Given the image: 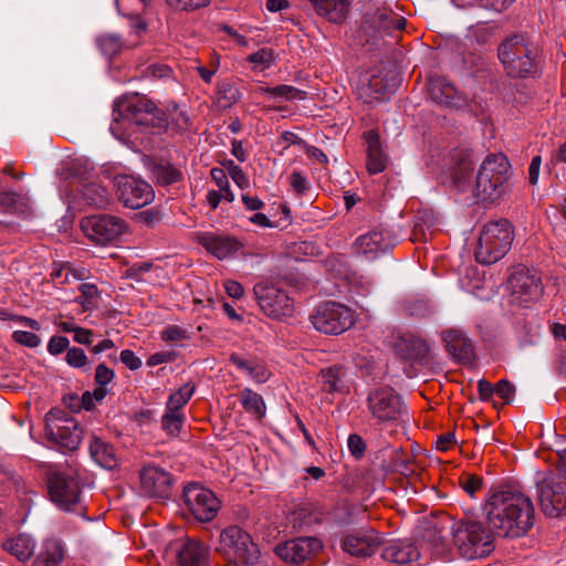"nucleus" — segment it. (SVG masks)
Listing matches in <instances>:
<instances>
[{
    "label": "nucleus",
    "instance_id": "1",
    "mask_svg": "<svg viewBox=\"0 0 566 566\" xmlns=\"http://www.w3.org/2000/svg\"><path fill=\"white\" fill-rule=\"evenodd\" d=\"M492 532L502 537H520L534 525V506L528 496L514 489L492 492L484 506Z\"/></svg>",
    "mask_w": 566,
    "mask_h": 566
},
{
    "label": "nucleus",
    "instance_id": "2",
    "mask_svg": "<svg viewBox=\"0 0 566 566\" xmlns=\"http://www.w3.org/2000/svg\"><path fill=\"white\" fill-rule=\"evenodd\" d=\"M499 59L507 76L512 78L535 77L542 69L537 46L522 35H513L501 43Z\"/></svg>",
    "mask_w": 566,
    "mask_h": 566
},
{
    "label": "nucleus",
    "instance_id": "3",
    "mask_svg": "<svg viewBox=\"0 0 566 566\" xmlns=\"http://www.w3.org/2000/svg\"><path fill=\"white\" fill-rule=\"evenodd\" d=\"M450 533L454 548L465 559L485 557L494 549V533L482 522L470 520L453 522Z\"/></svg>",
    "mask_w": 566,
    "mask_h": 566
},
{
    "label": "nucleus",
    "instance_id": "4",
    "mask_svg": "<svg viewBox=\"0 0 566 566\" xmlns=\"http://www.w3.org/2000/svg\"><path fill=\"white\" fill-rule=\"evenodd\" d=\"M511 177V165L503 154H491L482 161L475 177L474 195L483 201L501 198Z\"/></svg>",
    "mask_w": 566,
    "mask_h": 566
},
{
    "label": "nucleus",
    "instance_id": "5",
    "mask_svg": "<svg viewBox=\"0 0 566 566\" xmlns=\"http://www.w3.org/2000/svg\"><path fill=\"white\" fill-rule=\"evenodd\" d=\"M114 119H126L137 126L151 128L168 127L166 114L158 109L155 103L138 93L127 94L114 103Z\"/></svg>",
    "mask_w": 566,
    "mask_h": 566
},
{
    "label": "nucleus",
    "instance_id": "6",
    "mask_svg": "<svg viewBox=\"0 0 566 566\" xmlns=\"http://www.w3.org/2000/svg\"><path fill=\"white\" fill-rule=\"evenodd\" d=\"M406 19L391 9L379 6L374 1L363 4V18L358 31L360 40L365 43L375 44L392 31L402 30Z\"/></svg>",
    "mask_w": 566,
    "mask_h": 566
},
{
    "label": "nucleus",
    "instance_id": "7",
    "mask_svg": "<svg viewBox=\"0 0 566 566\" xmlns=\"http://www.w3.org/2000/svg\"><path fill=\"white\" fill-rule=\"evenodd\" d=\"M513 240L514 229L506 219L484 224L480 232L475 260L481 264L497 262L509 252Z\"/></svg>",
    "mask_w": 566,
    "mask_h": 566
},
{
    "label": "nucleus",
    "instance_id": "8",
    "mask_svg": "<svg viewBox=\"0 0 566 566\" xmlns=\"http://www.w3.org/2000/svg\"><path fill=\"white\" fill-rule=\"evenodd\" d=\"M560 470L537 482V492L543 512L556 517L566 512V450L558 452Z\"/></svg>",
    "mask_w": 566,
    "mask_h": 566
},
{
    "label": "nucleus",
    "instance_id": "9",
    "mask_svg": "<svg viewBox=\"0 0 566 566\" xmlns=\"http://www.w3.org/2000/svg\"><path fill=\"white\" fill-rule=\"evenodd\" d=\"M217 551L228 560L243 566H254L260 558L258 545L239 526H230L220 534V546Z\"/></svg>",
    "mask_w": 566,
    "mask_h": 566
},
{
    "label": "nucleus",
    "instance_id": "10",
    "mask_svg": "<svg viewBox=\"0 0 566 566\" xmlns=\"http://www.w3.org/2000/svg\"><path fill=\"white\" fill-rule=\"evenodd\" d=\"M367 407L378 424L398 426L408 420L406 405L401 397L389 387L370 391L367 398Z\"/></svg>",
    "mask_w": 566,
    "mask_h": 566
},
{
    "label": "nucleus",
    "instance_id": "11",
    "mask_svg": "<svg viewBox=\"0 0 566 566\" xmlns=\"http://www.w3.org/2000/svg\"><path fill=\"white\" fill-rule=\"evenodd\" d=\"M313 327L326 335H339L355 323L354 311L340 303L325 302L317 306L310 316Z\"/></svg>",
    "mask_w": 566,
    "mask_h": 566
},
{
    "label": "nucleus",
    "instance_id": "12",
    "mask_svg": "<svg viewBox=\"0 0 566 566\" xmlns=\"http://www.w3.org/2000/svg\"><path fill=\"white\" fill-rule=\"evenodd\" d=\"M84 235L96 245L115 244L127 232V223L112 214H94L85 217L80 223Z\"/></svg>",
    "mask_w": 566,
    "mask_h": 566
},
{
    "label": "nucleus",
    "instance_id": "13",
    "mask_svg": "<svg viewBox=\"0 0 566 566\" xmlns=\"http://www.w3.org/2000/svg\"><path fill=\"white\" fill-rule=\"evenodd\" d=\"M45 434L51 441L69 450L77 449L82 440V429L76 420L60 409H51L45 415Z\"/></svg>",
    "mask_w": 566,
    "mask_h": 566
},
{
    "label": "nucleus",
    "instance_id": "14",
    "mask_svg": "<svg viewBox=\"0 0 566 566\" xmlns=\"http://www.w3.org/2000/svg\"><path fill=\"white\" fill-rule=\"evenodd\" d=\"M451 526L448 520H429L423 522L420 530L419 544L423 554L427 552L433 558L451 559L452 546L448 536Z\"/></svg>",
    "mask_w": 566,
    "mask_h": 566
},
{
    "label": "nucleus",
    "instance_id": "15",
    "mask_svg": "<svg viewBox=\"0 0 566 566\" xmlns=\"http://www.w3.org/2000/svg\"><path fill=\"white\" fill-rule=\"evenodd\" d=\"M253 293L266 316L277 319L292 316L294 302L284 290L262 281L254 285Z\"/></svg>",
    "mask_w": 566,
    "mask_h": 566
},
{
    "label": "nucleus",
    "instance_id": "16",
    "mask_svg": "<svg viewBox=\"0 0 566 566\" xmlns=\"http://www.w3.org/2000/svg\"><path fill=\"white\" fill-rule=\"evenodd\" d=\"M182 501L188 512L200 522L213 520L221 505L212 491L198 483L185 486Z\"/></svg>",
    "mask_w": 566,
    "mask_h": 566
},
{
    "label": "nucleus",
    "instance_id": "17",
    "mask_svg": "<svg viewBox=\"0 0 566 566\" xmlns=\"http://www.w3.org/2000/svg\"><path fill=\"white\" fill-rule=\"evenodd\" d=\"M511 302L528 306L539 300L543 294L541 277L527 269H518L509 279Z\"/></svg>",
    "mask_w": 566,
    "mask_h": 566
},
{
    "label": "nucleus",
    "instance_id": "18",
    "mask_svg": "<svg viewBox=\"0 0 566 566\" xmlns=\"http://www.w3.org/2000/svg\"><path fill=\"white\" fill-rule=\"evenodd\" d=\"M49 493L57 506L73 511L80 503V483L76 476L61 471H53L49 476Z\"/></svg>",
    "mask_w": 566,
    "mask_h": 566
},
{
    "label": "nucleus",
    "instance_id": "19",
    "mask_svg": "<svg viewBox=\"0 0 566 566\" xmlns=\"http://www.w3.org/2000/svg\"><path fill=\"white\" fill-rule=\"evenodd\" d=\"M396 242L397 238L391 230L378 227L359 235L353 243V250L358 255L375 259L392 249Z\"/></svg>",
    "mask_w": 566,
    "mask_h": 566
},
{
    "label": "nucleus",
    "instance_id": "20",
    "mask_svg": "<svg viewBox=\"0 0 566 566\" xmlns=\"http://www.w3.org/2000/svg\"><path fill=\"white\" fill-rule=\"evenodd\" d=\"M117 191L119 200L130 209L145 207L154 199V190L148 182L129 176L117 179Z\"/></svg>",
    "mask_w": 566,
    "mask_h": 566
},
{
    "label": "nucleus",
    "instance_id": "21",
    "mask_svg": "<svg viewBox=\"0 0 566 566\" xmlns=\"http://www.w3.org/2000/svg\"><path fill=\"white\" fill-rule=\"evenodd\" d=\"M322 549V543L316 537H298L295 539L286 541L276 546V555L290 564H301Z\"/></svg>",
    "mask_w": 566,
    "mask_h": 566
},
{
    "label": "nucleus",
    "instance_id": "22",
    "mask_svg": "<svg viewBox=\"0 0 566 566\" xmlns=\"http://www.w3.org/2000/svg\"><path fill=\"white\" fill-rule=\"evenodd\" d=\"M140 491L149 497L169 496L172 478L169 472L157 465H145L139 473Z\"/></svg>",
    "mask_w": 566,
    "mask_h": 566
},
{
    "label": "nucleus",
    "instance_id": "23",
    "mask_svg": "<svg viewBox=\"0 0 566 566\" xmlns=\"http://www.w3.org/2000/svg\"><path fill=\"white\" fill-rule=\"evenodd\" d=\"M379 545L380 541L373 530L348 534L342 541L344 552L359 558L371 556Z\"/></svg>",
    "mask_w": 566,
    "mask_h": 566
},
{
    "label": "nucleus",
    "instance_id": "24",
    "mask_svg": "<svg viewBox=\"0 0 566 566\" xmlns=\"http://www.w3.org/2000/svg\"><path fill=\"white\" fill-rule=\"evenodd\" d=\"M198 243L219 260L231 258L243 248L233 237L211 232L199 234Z\"/></svg>",
    "mask_w": 566,
    "mask_h": 566
},
{
    "label": "nucleus",
    "instance_id": "25",
    "mask_svg": "<svg viewBox=\"0 0 566 566\" xmlns=\"http://www.w3.org/2000/svg\"><path fill=\"white\" fill-rule=\"evenodd\" d=\"M423 556L420 544L410 539L396 541L387 545L381 553V557L389 563L397 565H408L418 562Z\"/></svg>",
    "mask_w": 566,
    "mask_h": 566
},
{
    "label": "nucleus",
    "instance_id": "26",
    "mask_svg": "<svg viewBox=\"0 0 566 566\" xmlns=\"http://www.w3.org/2000/svg\"><path fill=\"white\" fill-rule=\"evenodd\" d=\"M392 347L399 358L410 361L423 360L429 353L427 342L410 333L398 335Z\"/></svg>",
    "mask_w": 566,
    "mask_h": 566
},
{
    "label": "nucleus",
    "instance_id": "27",
    "mask_svg": "<svg viewBox=\"0 0 566 566\" xmlns=\"http://www.w3.org/2000/svg\"><path fill=\"white\" fill-rule=\"evenodd\" d=\"M364 138L367 145V170L371 175L382 172L387 167L388 156L382 149L378 132L369 129L364 134Z\"/></svg>",
    "mask_w": 566,
    "mask_h": 566
},
{
    "label": "nucleus",
    "instance_id": "28",
    "mask_svg": "<svg viewBox=\"0 0 566 566\" xmlns=\"http://www.w3.org/2000/svg\"><path fill=\"white\" fill-rule=\"evenodd\" d=\"M210 551L207 545L196 539H187L177 554L178 566H210Z\"/></svg>",
    "mask_w": 566,
    "mask_h": 566
},
{
    "label": "nucleus",
    "instance_id": "29",
    "mask_svg": "<svg viewBox=\"0 0 566 566\" xmlns=\"http://www.w3.org/2000/svg\"><path fill=\"white\" fill-rule=\"evenodd\" d=\"M428 92L432 101L441 105L459 107L464 103L457 88L442 77L430 78Z\"/></svg>",
    "mask_w": 566,
    "mask_h": 566
},
{
    "label": "nucleus",
    "instance_id": "30",
    "mask_svg": "<svg viewBox=\"0 0 566 566\" xmlns=\"http://www.w3.org/2000/svg\"><path fill=\"white\" fill-rule=\"evenodd\" d=\"M229 361L256 384H263L270 378V370L266 368L265 364L256 357H245L239 353H232L229 356Z\"/></svg>",
    "mask_w": 566,
    "mask_h": 566
},
{
    "label": "nucleus",
    "instance_id": "31",
    "mask_svg": "<svg viewBox=\"0 0 566 566\" xmlns=\"http://www.w3.org/2000/svg\"><path fill=\"white\" fill-rule=\"evenodd\" d=\"M315 12L332 23H342L349 12L348 0H307Z\"/></svg>",
    "mask_w": 566,
    "mask_h": 566
},
{
    "label": "nucleus",
    "instance_id": "32",
    "mask_svg": "<svg viewBox=\"0 0 566 566\" xmlns=\"http://www.w3.org/2000/svg\"><path fill=\"white\" fill-rule=\"evenodd\" d=\"M443 339L448 352L459 360L470 361L474 356L471 340L458 329L443 332Z\"/></svg>",
    "mask_w": 566,
    "mask_h": 566
},
{
    "label": "nucleus",
    "instance_id": "33",
    "mask_svg": "<svg viewBox=\"0 0 566 566\" xmlns=\"http://www.w3.org/2000/svg\"><path fill=\"white\" fill-rule=\"evenodd\" d=\"M114 379V371L108 368L105 364H99L95 370V381L98 385L93 392L86 391L83 394L82 403L86 410L94 407L95 402L102 401L107 390L105 386Z\"/></svg>",
    "mask_w": 566,
    "mask_h": 566
},
{
    "label": "nucleus",
    "instance_id": "34",
    "mask_svg": "<svg viewBox=\"0 0 566 566\" xmlns=\"http://www.w3.org/2000/svg\"><path fill=\"white\" fill-rule=\"evenodd\" d=\"M90 453L93 460L104 469L112 470L117 467L118 460L114 448L97 437H92Z\"/></svg>",
    "mask_w": 566,
    "mask_h": 566
},
{
    "label": "nucleus",
    "instance_id": "35",
    "mask_svg": "<svg viewBox=\"0 0 566 566\" xmlns=\"http://www.w3.org/2000/svg\"><path fill=\"white\" fill-rule=\"evenodd\" d=\"M388 459H384L381 468L386 472H396L408 475L413 472L411 468V457L405 452L402 448L386 450L385 454Z\"/></svg>",
    "mask_w": 566,
    "mask_h": 566
},
{
    "label": "nucleus",
    "instance_id": "36",
    "mask_svg": "<svg viewBox=\"0 0 566 566\" xmlns=\"http://www.w3.org/2000/svg\"><path fill=\"white\" fill-rule=\"evenodd\" d=\"M2 548L18 558L25 562L31 558L34 553L35 543L27 534H19L3 542Z\"/></svg>",
    "mask_w": 566,
    "mask_h": 566
},
{
    "label": "nucleus",
    "instance_id": "37",
    "mask_svg": "<svg viewBox=\"0 0 566 566\" xmlns=\"http://www.w3.org/2000/svg\"><path fill=\"white\" fill-rule=\"evenodd\" d=\"M64 558L63 544L57 538H48L36 558V566H60Z\"/></svg>",
    "mask_w": 566,
    "mask_h": 566
},
{
    "label": "nucleus",
    "instance_id": "38",
    "mask_svg": "<svg viewBox=\"0 0 566 566\" xmlns=\"http://www.w3.org/2000/svg\"><path fill=\"white\" fill-rule=\"evenodd\" d=\"M82 197L91 206L106 207L111 201V192L106 187L96 181H88L82 187Z\"/></svg>",
    "mask_w": 566,
    "mask_h": 566
},
{
    "label": "nucleus",
    "instance_id": "39",
    "mask_svg": "<svg viewBox=\"0 0 566 566\" xmlns=\"http://www.w3.org/2000/svg\"><path fill=\"white\" fill-rule=\"evenodd\" d=\"M240 402L244 410L253 415L256 419H262L265 416L266 406L262 396L251 388L242 389L240 392Z\"/></svg>",
    "mask_w": 566,
    "mask_h": 566
},
{
    "label": "nucleus",
    "instance_id": "40",
    "mask_svg": "<svg viewBox=\"0 0 566 566\" xmlns=\"http://www.w3.org/2000/svg\"><path fill=\"white\" fill-rule=\"evenodd\" d=\"M260 93L266 94L273 98H281L284 101H302L306 98L305 91L285 84L274 87H260Z\"/></svg>",
    "mask_w": 566,
    "mask_h": 566
},
{
    "label": "nucleus",
    "instance_id": "41",
    "mask_svg": "<svg viewBox=\"0 0 566 566\" xmlns=\"http://www.w3.org/2000/svg\"><path fill=\"white\" fill-rule=\"evenodd\" d=\"M474 169V165L469 159H462L454 167L452 172V180L454 186L461 190L465 191L471 186V176Z\"/></svg>",
    "mask_w": 566,
    "mask_h": 566
},
{
    "label": "nucleus",
    "instance_id": "42",
    "mask_svg": "<svg viewBox=\"0 0 566 566\" xmlns=\"http://www.w3.org/2000/svg\"><path fill=\"white\" fill-rule=\"evenodd\" d=\"M388 92L389 90L384 84V80L380 76L374 75L370 77L368 85L361 88L360 97L365 103H373L374 101L382 99Z\"/></svg>",
    "mask_w": 566,
    "mask_h": 566
},
{
    "label": "nucleus",
    "instance_id": "43",
    "mask_svg": "<svg viewBox=\"0 0 566 566\" xmlns=\"http://www.w3.org/2000/svg\"><path fill=\"white\" fill-rule=\"evenodd\" d=\"M193 392L195 386L189 382L185 384L169 396L166 410L181 412L182 407L187 405Z\"/></svg>",
    "mask_w": 566,
    "mask_h": 566
},
{
    "label": "nucleus",
    "instance_id": "44",
    "mask_svg": "<svg viewBox=\"0 0 566 566\" xmlns=\"http://www.w3.org/2000/svg\"><path fill=\"white\" fill-rule=\"evenodd\" d=\"M151 174L157 182L161 185H171L181 179V172L168 163L155 164Z\"/></svg>",
    "mask_w": 566,
    "mask_h": 566
},
{
    "label": "nucleus",
    "instance_id": "45",
    "mask_svg": "<svg viewBox=\"0 0 566 566\" xmlns=\"http://www.w3.org/2000/svg\"><path fill=\"white\" fill-rule=\"evenodd\" d=\"M78 290L81 294L75 298V302L78 303L84 311L95 307L98 298L97 287L91 283H83L80 285Z\"/></svg>",
    "mask_w": 566,
    "mask_h": 566
},
{
    "label": "nucleus",
    "instance_id": "46",
    "mask_svg": "<svg viewBox=\"0 0 566 566\" xmlns=\"http://www.w3.org/2000/svg\"><path fill=\"white\" fill-rule=\"evenodd\" d=\"M275 52L270 48H262L247 57V60L252 63L255 69L261 71L271 67L275 62Z\"/></svg>",
    "mask_w": 566,
    "mask_h": 566
},
{
    "label": "nucleus",
    "instance_id": "47",
    "mask_svg": "<svg viewBox=\"0 0 566 566\" xmlns=\"http://www.w3.org/2000/svg\"><path fill=\"white\" fill-rule=\"evenodd\" d=\"M184 421L185 417L182 412L166 410L161 418V427L168 434L175 437L179 434Z\"/></svg>",
    "mask_w": 566,
    "mask_h": 566
},
{
    "label": "nucleus",
    "instance_id": "48",
    "mask_svg": "<svg viewBox=\"0 0 566 566\" xmlns=\"http://www.w3.org/2000/svg\"><path fill=\"white\" fill-rule=\"evenodd\" d=\"M101 51L112 57L120 52L124 44L119 36L115 34H103L97 39Z\"/></svg>",
    "mask_w": 566,
    "mask_h": 566
},
{
    "label": "nucleus",
    "instance_id": "49",
    "mask_svg": "<svg viewBox=\"0 0 566 566\" xmlns=\"http://www.w3.org/2000/svg\"><path fill=\"white\" fill-rule=\"evenodd\" d=\"M340 369L337 367H329L322 370V388L326 392H335L340 388Z\"/></svg>",
    "mask_w": 566,
    "mask_h": 566
},
{
    "label": "nucleus",
    "instance_id": "50",
    "mask_svg": "<svg viewBox=\"0 0 566 566\" xmlns=\"http://www.w3.org/2000/svg\"><path fill=\"white\" fill-rule=\"evenodd\" d=\"M166 118L168 119V126L172 125L180 130H185L190 126L187 114L176 105H174L172 109H169V115H166Z\"/></svg>",
    "mask_w": 566,
    "mask_h": 566
},
{
    "label": "nucleus",
    "instance_id": "51",
    "mask_svg": "<svg viewBox=\"0 0 566 566\" xmlns=\"http://www.w3.org/2000/svg\"><path fill=\"white\" fill-rule=\"evenodd\" d=\"M66 363L74 368L84 367L88 359L85 352L80 347L69 348L65 356Z\"/></svg>",
    "mask_w": 566,
    "mask_h": 566
},
{
    "label": "nucleus",
    "instance_id": "52",
    "mask_svg": "<svg viewBox=\"0 0 566 566\" xmlns=\"http://www.w3.org/2000/svg\"><path fill=\"white\" fill-rule=\"evenodd\" d=\"M12 338L15 343L30 348L38 347L41 344V338L36 334L27 331L13 332Z\"/></svg>",
    "mask_w": 566,
    "mask_h": 566
},
{
    "label": "nucleus",
    "instance_id": "53",
    "mask_svg": "<svg viewBox=\"0 0 566 566\" xmlns=\"http://www.w3.org/2000/svg\"><path fill=\"white\" fill-rule=\"evenodd\" d=\"M166 2L175 9L192 11L207 7L210 3V0H166Z\"/></svg>",
    "mask_w": 566,
    "mask_h": 566
},
{
    "label": "nucleus",
    "instance_id": "54",
    "mask_svg": "<svg viewBox=\"0 0 566 566\" xmlns=\"http://www.w3.org/2000/svg\"><path fill=\"white\" fill-rule=\"evenodd\" d=\"M347 446L348 450L356 459H359L365 454L366 443L359 434H350L347 440Z\"/></svg>",
    "mask_w": 566,
    "mask_h": 566
},
{
    "label": "nucleus",
    "instance_id": "55",
    "mask_svg": "<svg viewBox=\"0 0 566 566\" xmlns=\"http://www.w3.org/2000/svg\"><path fill=\"white\" fill-rule=\"evenodd\" d=\"M494 392L505 400V402H511L513 400V396L515 394V386L511 384L506 379L500 380L494 387Z\"/></svg>",
    "mask_w": 566,
    "mask_h": 566
},
{
    "label": "nucleus",
    "instance_id": "56",
    "mask_svg": "<svg viewBox=\"0 0 566 566\" xmlns=\"http://www.w3.org/2000/svg\"><path fill=\"white\" fill-rule=\"evenodd\" d=\"M228 170L229 176L241 189L249 187V179L247 175L243 172L241 167L235 165L232 160L229 161Z\"/></svg>",
    "mask_w": 566,
    "mask_h": 566
},
{
    "label": "nucleus",
    "instance_id": "57",
    "mask_svg": "<svg viewBox=\"0 0 566 566\" xmlns=\"http://www.w3.org/2000/svg\"><path fill=\"white\" fill-rule=\"evenodd\" d=\"M69 339L64 336H53L49 340L48 352L51 355H59L69 349Z\"/></svg>",
    "mask_w": 566,
    "mask_h": 566
},
{
    "label": "nucleus",
    "instance_id": "58",
    "mask_svg": "<svg viewBox=\"0 0 566 566\" xmlns=\"http://www.w3.org/2000/svg\"><path fill=\"white\" fill-rule=\"evenodd\" d=\"M482 478L478 475H467L462 481V489L471 496L482 488Z\"/></svg>",
    "mask_w": 566,
    "mask_h": 566
},
{
    "label": "nucleus",
    "instance_id": "59",
    "mask_svg": "<svg viewBox=\"0 0 566 566\" xmlns=\"http://www.w3.org/2000/svg\"><path fill=\"white\" fill-rule=\"evenodd\" d=\"M120 361L130 370H137L142 367V360L130 349H124L120 352Z\"/></svg>",
    "mask_w": 566,
    "mask_h": 566
},
{
    "label": "nucleus",
    "instance_id": "60",
    "mask_svg": "<svg viewBox=\"0 0 566 566\" xmlns=\"http://www.w3.org/2000/svg\"><path fill=\"white\" fill-rule=\"evenodd\" d=\"M161 337L164 340L179 342L187 338V334L179 326L170 325L164 329Z\"/></svg>",
    "mask_w": 566,
    "mask_h": 566
},
{
    "label": "nucleus",
    "instance_id": "61",
    "mask_svg": "<svg viewBox=\"0 0 566 566\" xmlns=\"http://www.w3.org/2000/svg\"><path fill=\"white\" fill-rule=\"evenodd\" d=\"M290 185L300 195L308 189L307 179L298 171L292 172L290 176Z\"/></svg>",
    "mask_w": 566,
    "mask_h": 566
},
{
    "label": "nucleus",
    "instance_id": "62",
    "mask_svg": "<svg viewBox=\"0 0 566 566\" xmlns=\"http://www.w3.org/2000/svg\"><path fill=\"white\" fill-rule=\"evenodd\" d=\"M476 2L482 8L502 11L506 9L513 0H476Z\"/></svg>",
    "mask_w": 566,
    "mask_h": 566
},
{
    "label": "nucleus",
    "instance_id": "63",
    "mask_svg": "<svg viewBox=\"0 0 566 566\" xmlns=\"http://www.w3.org/2000/svg\"><path fill=\"white\" fill-rule=\"evenodd\" d=\"M210 174L220 191H228L229 181L224 170L221 168H212Z\"/></svg>",
    "mask_w": 566,
    "mask_h": 566
},
{
    "label": "nucleus",
    "instance_id": "64",
    "mask_svg": "<svg viewBox=\"0 0 566 566\" xmlns=\"http://www.w3.org/2000/svg\"><path fill=\"white\" fill-rule=\"evenodd\" d=\"M18 195L14 192L0 193V210L3 212L10 211L17 202Z\"/></svg>",
    "mask_w": 566,
    "mask_h": 566
}]
</instances>
